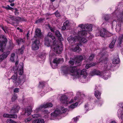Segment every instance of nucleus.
Instances as JSON below:
<instances>
[{
  "label": "nucleus",
  "mask_w": 123,
  "mask_h": 123,
  "mask_svg": "<svg viewBox=\"0 0 123 123\" xmlns=\"http://www.w3.org/2000/svg\"><path fill=\"white\" fill-rule=\"evenodd\" d=\"M63 73L65 74H68L69 72L72 74L73 76L77 75L80 74V75H83L82 78L84 79L86 77L87 74L86 72V70L83 69L81 71L78 70H77L76 67H71L69 66H65L62 68Z\"/></svg>",
  "instance_id": "f257e3e1"
},
{
  "label": "nucleus",
  "mask_w": 123,
  "mask_h": 123,
  "mask_svg": "<svg viewBox=\"0 0 123 123\" xmlns=\"http://www.w3.org/2000/svg\"><path fill=\"white\" fill-rule=\"evenodd\" d=\"M84 56L80 55L78 56L75 59H70L69 62V63L71 65H73L74 63L76 65L80 66L81 64V61L83 59H86Z\"/></svg>",
  "instance_id": "f03ea898"
},
{
  "label": "nucleus",
  "mask_w": 123,
  "mask_h": 123,
  "mask_svg": "<svg viewBox=\"0 0 123 123\" xmlns=\"http://www.w3.org/2000/svg\"><path fill=\"white\" fill-rule=\"evenodd\" d=\"M17 73H15L13 75L10 79H12L13 82L15 83V85L16 86H18L22 82L24 83V81L22 79H20L19 78L18 79L17 78Z\"/></svg>",
  "instance_id": "7ed1b4c3"
},
{
  "label": "nucleus",
  "mask_w": 123,
  "mask_h": 123,
  "mask_svg": "<svg viewBox=\"0 0 123 123\" xmlns=\"http://www.w3.org/2000/svg\"><path fill=\"white\" fill-rule=\"evenodd\" d=\"M0 37L4 40L2 41L0 40V47L1 48L0 51L2 52L3 51V49L6 46L7 42V40L3 35H1Z\"/></svg>",
  "instance_id": "20e7f679"
},
{
  "label": "nucleus",
  "mask_w": 123,
  "mask_h": 123,
  "mask_svg": "<svg viewBox=\"0 0 123 123\" xmlns=\"http://www.w3.org/2000/svg\"><path fill=\"white\" fill-rule=\"evenodd\" d=\"M102 58H100L99 59V63H102L104 64H105L104 65V69L105 70H108L111 68V66L110 64H107V58L106 57L104 59L102 60Z\"/></svg>",
  "instance_id": "39448f33"
},
{
  "label": "nucleus",
  "mask_w": 123,
  "mask_h": 123,
  "mask_svg": "<svg viewBox=\"0 0 123 123\" xmlns=\"http://www.w3.org/2000/svg\"><path fill=\"white\" fill-rule=\"evenodd\" d=\"M123 11H122L117 16V22H118V24L117 25L120 28H121L122 24L123 23Z\"/></svg>",
  "instance_id": "423d86ee"
},
{
  "label": "nucleus",
  "mask_w": 123,
  "mask_h": 123,
  "mask_svg": "<svg viewBox=\"0 0 123 123\" xmlns=\"http://www.w3.org/2000/svg\"><path fill=\"white\" fill-rule=\"evenodd\" d=\"M96 35L97 36H100L104 37L106 36L107 33L106 30L104 28L103 29V30L97 29L96 31Z\"/></svg>",
  "instance_id": "0eeeda50"
},
{
  "label": "nucleus",
  "mask_w": 123,
  "mask_h": 123,
  "mask_svg": "<svg viewBox=\"0 0 123 123\" xmlns=\"http://www.w3.org/2000/svg\"><path fill=\"white\" fill-rule=\"evenodd\" d=\"M56 41H51L49 38L45 37L44 38L45 45L47 47L52 46L55 44Z\"/></svg>",
  "instance_id": "6e6552de"
},
{
  "label": "nucleus",
  "mask_w": 123,
  "mask_h": 123,
  "mask_svg": "<svg viewBox=\"0 0 123 123\" xmlns=\"http://www.w3.org/2000/svg\"><path fill=\"white\" fill-rule=\"evenodd\" d=\"M78 26L80 27L81 29L85 28L87 32V31H91L92 30V25L91 24H87L86 25H84L80 24Z\"/></svg>",
  "instance_id": "1a4fd4ad"
},
{
  "label": "nucleus",
  "mask_w": 123,
  "mask_h": 123,
  "mask_svg": "<svg viewBox=\"0 0 123 123\" xmlns=\"http://www.w3.org/2000/svg\"><path fill=\"white\" fill-rule=\"evenodd\" d=\"M56 41L55 42V44L52 45L51 46L53 48L54 51L57 54L61 53L62 49L61 48H60L59 46L57 44H56Z\"/></svg>",
  "instance_id": "9d476101"
},
{
  "label": "nucleus",
  "mask_w": 123,
  "mask_h": 123,
  "mask_svg": "<svg viewBox=\"0 0 123 123\" xmlns=\"http://www.w3.org/2000/svg\"><path fill=\"white\" fill-rule=\"evenodd\" d=\"M62 113L59 109H57L55 110L54 112L52 113L51 114V119H54V118L56 117L57 115Z\"/></svg>",
  "instance_id": "9b49d317"
},
{
  "label": "nucleus",
  "mask_w": 123,
  "mask_h": 123,
  "mask_svg": "<svg viewBox=\"0 0 123 123\" xmlns=\"http://www.w3.org/2000/svg\"><path fill=\"white\" fill-rule=\"evenodd\" d=\"M39 41L37 39L33 42L32 46V49L33 50H36L39 49Z\"/></svg>",
  "instance_id": "f8f14e48"
},
{
  "label": "nucleus",
  "mask_w": 123,
  "mask_h": 123,
  "mask_svg": "<svg viewBox=\"0 0 123 123\" xmlns=\"http://www.w3.org/2000/svg\"><path fill=\"white\" fill-rule=\"evenodd\" d=\"M35 35L34 38L37 37L39 38H41L43 37V35L42 33L41 30L38 28H37L35 31Z\"/></svg>",
  "instance_id": "ddd939ff"
},
{
  "label": "nucleus",
  "mask_w": 123,
  "mask_h": 123,
  "mask_svg": "<svg viewBox=\"0 0 123 123\" xmlns=\"http://www.w3.org/2000/svg\"><path fill=\"white\" fill-rule=\"evenodd\" d=\"M67 98L66 95H64L62 96L61 97V101L63 103L66 104H68L69 103H71L73 102V100H72L71 101L69 102H68L67 101Z\"/></svg>",
  "instance_id": "4468645a"
},
{
  "label": "nucleus",
  "mask_w": 123,
  "mask_h": 123,
  "mask_svg": "<svg viewBox=\"0 0 123 123\" xmlns=\"http://www.w3.org/2000/svg\"><path fill=\"white\" fill-rule=\"evenodd\" d=\"M82 29V30L79 31L78 33V36L80 38H81L83 36H86L87 32L86 30V29L85 28Z\"/></svg>",
  "instance_id": "2eb2a0df"
},
{
  "label": "nucleus",
  "mask_w": 123,
  "mask_h": 123,
  "mask_svg": "<svg viewBox=\"0 0 123 123\" xmlns=\"http://www.w3.org/2000/svg\"><path fill=\"white\" fill-rule=\"evenodd\" d=\"M70 50L73 52H79L81 50V49H80L78 45H75L74 47L70 49Z\"/></svg>",
  "instance_id": "dca6fc26"
},
{
  "label": "nucleus",
  "mask_w": 123,
  "mask_h": 123,
  "mask_svg": "<svg viewBox=\"0 0 123 123\" xmlns=\"http://www.w3.org/2000/svg\"><path fill=\"white\" fill-rule=\"evenodd\" d=\"M3 117H5L12 118H16L17 117V115H16L9 114H4L3 115Z\"/></svg>",
  "instance_id": "f3484780"
},
{
  "label": "nucleus",
  "mask_w": 123,
  "mask_h": 123,
  "mask_svg": "<svg viewBox=\"0 0 123 123\" xmlns=\"http://www.w3.org/2000/svg\"><path fill=\"white\" fill-rule=\"evenodd\" d=\"M67 40L68 41L69 43H74L76 41V39L75 38L71 36L67 38Z\"/></svg>",
  "instance_id": "a211bd4d"
},
{
  "label": "nucleus",
  "mask_w": 123,
  "mask_h": 123,
  "mask_svg": "<svg viewBox=\"0 0 123 123\" xmlns=\"http://www.w3.org/2000/svg\"><path fill=\"white\" fill-rule=\"evenodd\" d=\"M32 110V108L31 107L29 106L28 107L25 111V115L28 116L31 113Z\"/></svg>",
  "instance_id": "6ab92c4d"
},
{
  "label": "nucleus",
  "mask_w": 123,
  "mask_h": 123,
  "mask_svg": "<svg viewBox=\"0 0 123 123\" xmlns=\"http://www.w3.org/2000/svg\"><path fill=\"white\" fill-rule=\"evenodd\" d=\"M62 60L61 59L58 58H56L54 59L53 62V65H55L56 66H57V64L59 63Z\"/></svg>",
  "instance_id": "aec40b11"
},
{
  "label": "nucleus",
  "mask_w": 123,
  "mask_h": 123,
  "mask_svg": "<svg viewBox=\"0 0 123 123\" xmlns=\"http://www.w3.org/2000/svg\"><path fill=\"white\" fill-rule=\"evenodd\" d=\"M117 39L116 37H114L111 42L110 44L109 47L110 48H113L114 46V45L116 42Z\"/></svg>",
  "instance_id": "412c9836"
},
{
  "label": "nucleus",
  "mask_w": 123,
  "mask_h": 123,
  "mask_svg": "<svg viewBox=\"0 0 123 123\" xmlns=\"http://www.w3.org/2000/svg\"><path fill=\"white\" fill-rule=\"evenodd\" d=\"M55 34L56 37H58V39L60 41L62 40V35L60 32L58 30H56L55 31Z\"/></svg>",
  "instance_id": "4be33fe9"
},
{
  "label": "nucleus",
  "mask_w": 123,
  "mask_h": 123,
  "mask_svg": "<svg viewBox=\"0 0 123 123\" xmlns=\"http://www.w3.org/2000/svg\"><path fill=\"white\" fill-rule=\"evenodd\" d=\"M46 37H48L49 38H50L52 41H56V38L55 36H53L52 33L51 32H49Z\"/></svg>",
  "instance_id": "5701e85b"
},
{
  "label": "nucleus",
  "mask_w": 123,
  "mask_h": 123,
  "mask_svg": "<svg viewBox=\"0 0 123 123\" xmlns=\"http://www.w3.org/2000/svg\"><path fill=\"white\" fill-rule=\"evenodd\" d=\"M44 121L42 119H37L33 121L32 123H44Z\"/></svg>",
  "instance_id": "b1692460"
},
{
  "label": "nucleus",
  "mask_w": 123,
  "mask_h": 123,
  "mask_svg": "<svg viewBox=\"0 0 123 123\" xmlns=\"http://www.w3.org/2000/svg\"><path fill=\"white\" fill-rule=\"evenodd\" d=\"M16 41L18 45L23 43L25 42L24 39H22L21 38H18L16 39Z\"/></svg>",
  "instance_id": "393cba45"
},
{
  "label": "nucleus",
  "mask_w": 123,
  "mask_h": 123,
  "mask_svg": "<svg viewBox=\"0 0 123 123\" xmlns=\"http://www.w3.org/2000/svg\"><path fill=\"white\" fill-rule=\"evenodd\" d=\"M21 65H18V69H19V74L21 75L23 73V64L22 63Z\"/></svg>",
  "instance_id": "a878e982"
},
{
  "label": "nucleus",
  "mask_w": 123,
  "mask_h": 123,
  "mask_svg": "<svg viewBox=\"0 0 123 123\" xmlns=\"http://www.w3.org/2000/svg\"><path fill=\"white\" fill-rule=\"evenodd\" d=\"M18 56H16L15 54L12 53L11 54L10 60L12 62H14L15 59H17Z\"/></svg>",
  "instance_id": "bb28decb"
},
{
  "label": "nucleus",
  "mask_w": 123,
  "mask_h": 123,
  "mask_svg": "<svg viewBox=\"0 0 123 123\" xmlns=\"http://www.w3.org/2000/svg\"><path fill=\"white\" fill-rule=\"evenodd\" d=\"M92 73L97 75L101 76L104 74V73L102 72H100L99 70H95L93 71Z\"/></svg>",
  "instance_id": "cd10ccee"
},
{
  "label": "nucleus",
  "mask_w": 123,
  "mask_h": 123,
  "mask_svg": "<svg viewBox=\"0 0 123 123\" xmlns=\"http://www.w3.org/2000/svg\"><path fill=\"white\" fill-rule=\"evenodd\" d=\"M120 60L118 56L116 58H114L112 61V63L114 64H118Z\"/></svg>",
  "instance_id": "c85d7f7f"
},
{
  "label": "nucleus",
  "mask_w": 123,
  "mask_h": 123,
  "mask_svg": "<svg viewBox=\"0 0 123 123\" xmlns=\"http://www.w3.org/2000/svg\"><path fill=\"white\" fill-rule=\"evenodd\" d=\"M101 93L98 91H95V95L96 97L98 99L100 98V96Z\"/></svg>",
  "instance_id": "c756f323"
},
{
  "label": "nucleus",
  "mask_w": 123,
  "mask_h": 123,
  "mask_svg": "<svg viewBox=\"0 0 123 123\" xmlns=\"http://www.w3.org/2000/svg\"><path fill=\"white\" fill-rule=\"evenodd\" d=\"M10 53V51H7L4 52L2 55L3 56V57H4L5 59H6L7 57Z\"/></svg>",
  "instance_id": "7c9ffc66"
},
{
  "label": "nucleus",
  "mask_w": 123,
  "mask_h": 123,
  "mask_svg": "<svg viewBox=\"0 0 123 123\" xmlns=\"http://www.w3.org/2000/svg\"><path fill=\"white\" fill-rule=\"evenodd\" d=\"M107 49V47H105L103 48L102 50L101 51V52L100 54V55H104L105 54L107 53L105 51V50Z\"/></svg>",
  "instance_id": "2f4dec72"
},
{
  "label": "nucleus",
  "mask_w": 123,
  "mask_h": 123,
  "mask_svg": "<svg viewBox=\"0 0 123 123\" xmlns=\"http://www.w3.org/2000/svg\"><path fill=\"white\" fill-rule=\"evenodd\" d=\"M52 104L51 103H47L43 105V106L44 108H45L48 107H52Z\"/></svg>",
  "instance_id": "473e14b6"
},
{
  "label": "nucleus",
  "mask_w": 123,
  "mask_h": 123,
  "mask_svg": "<svg viewBox=\"0 0 123 123\" xmlns=\"http://www.w3.org/2000/svg\"><path fill=\"white\" fill-rule=\"evenodd\" d=\"M123 34L121 35L118 39V43L119 46H120V44H121L123 40Z\"/></svg>",
  "instance_id": "72a5a7b5"
},
{
  "label": "nucleus",
  "mask_w": 123,
  "mask_h": 123,
  "mask_svg": "<svg viewBox=\"0 0 123 123\" xmlns=\"http://www.w3.org/2000/svg\"><path fill=\"white\" fill-rule=\"evenodd\" d=\"M85 97V95L84 94L80 95L79 96L77 97H77H75L74 98L76 100L77 99L81 100L84 97Z\"/></svg>",
  "instance_id": "f704fd0d"
},
{
  "label": "nucleus",
  "mask_w": 123,
  "mask_h": 123,
  "mask_svg": "<svg viewBox=\"0 0 123 123\" xmlns=\"http://www.w3.org/2000/svg\"><path fill=\"white\" fill-rule=\"evenodd\" d=\"M78 104V103L77 102H76L74 103L73 104L70 105L69 106V109H73L74 108L76 107Z\"/></svg>",
  "instance_id": "c9c22d12"
},
{
  "label": "nucleus",
  "mask_w": 123,
  "mask_h": 123,
  "mask_svg": "<svg viewBox=\"0 0 123 123\" xmlns=\"http://www.w3.org/2000/svg\"><path fill=\"white\" fill-rule=\"evenodd\" d=\"M14 108H12L11 110L10 111V113L11 114H15L18 112V110L16 109V110H15Z\"/></svg>",
  "instance_id": "e433bc0d"
},
{
  "label": "nucleus",
  "mask_w": 123,
  "mask_h": 123,
  "mask_svg": "<svg viewBox=\"0 0 123 123\" xmlns=\"http://www.w3.org/2000/svg\"><path fill=\"white\" fill-rule=\"evenodd\" d=\"M42 108H44V107L43 106V105H41L40 106L36 108L35 111L36 112H37L41 111L42 109Z\"/></svg>",
  "instance_id": "4c0bfd02"
},
{
  "label": "nucleus",
  "mask_w": 123,
  "mask_h": 123,
  "mask_svg": "<svg viewBox=\"0 0 123 123\" xmlns=\"http://www.w3.org/2000/svg\"><path fill=\"white\" fill-rule=\"evenodd\" d=\"M25 49L24 46H22L20 49H18V52L20 53L21 54H23L24 53V50Z\"/></svg>",
  "instance_id": "58836bf2"
},
{
  "label": "nucleus",
  "mask_w": 123,
  "mask_h": 123,
  "mask_svg": "<svg viewBox=\"0 0 123 123\" xmlns=\"http://www.w3.org/2000/svg\"><path fill=\"white\" fill-rule=\"evenodd\" d=\"M95 63H91L90 64H86V66H85V68L86 69H88L90 67L92 66H94L95 65Z\"/></svg>",
  "instance_id": "ea45409f"
},
{
  "label": "nucleus",
  "mask_w": 123,
  "mask_h": 123,
  "mask_svg": "<svg viewBox=\"0 0 123 123\" xmlns=\"http://www.w3.org/2000/svg\"><path fill=\"white\" fill-rule=\"evenodd\" d=\"M95 55L94 54H92L90 55L89 56L88 60L89 61H92V60L94 57Z\"/></svg>",
  "instance_id": "a19ab883"
},
{
  "label": "nucleus",
  "mask_w": 123,
  "mask_h": 123,
  "mask_svg": "<svg viewBox=\"0 0 123 123\" xmlns=\"http://www.w3.org/2000/svg\"><path fill=\"white\" fill-rule=\"evenodd\" d=\"M63 25H65L67 27L69 25V21L68 20L66 21L65 22H64Z\"/></svg>",
  "instance_id": "79ce46f5"
},
{
  "label": "nucleus",
  "mask_w": 123,
  "mask_h": 123,
  "mask_svg": "<svg viewBox=\"0 0 123 123\" xmlns=\"http://www.w3.org/2000/svg\"><path fill=\"white\" fill-rule=\"evenodd\" d=\"M12 108H14L15 110H16V109H17L18 110H18L20 109V107L18 105H14Z\"/></svg>",
  "instance_id": "37998d69"
},
{
  "label": "nucleus",
  "mask_w": 123,
  "mask_h": 123,
  "mask_svg": "<svg viewBox=\"0 0 123 123\" xmlns=\"http://www.w3.org/2000/svg\"><path fill=\"white\" fill-rule=\"evenodd\" d=\"M40 115H38L37 114H34L32 115L33 118H36L40 117Z\"/></svg>",
  "instance_id": "c03bdc74"
},
{
  "label": "nucleus",
  "mask_w": 123,
  "mask_h": 123,
  "mask_svg": "<svg viewBox=\"0 0 123 123\" xmlns=\"http://www.w3.org/2000/svg\"><path fill=\"white\" fill-rule=\"evenodd\" d=\"M17 98V95H13L12 97V101H14Z\"/></svg>",
  "instance_id": "a18cd8bd"
},
{
  "label": "nucleus",
  "mask_w": 123,
  "mask_h": 123,
  "mask_svg": "<svg viewBox=\"0 0 123 123\" xmlns=\"http://www.w3.org/2000/svg\"><path fill=\"white\" fill-rule=\"evenodd\" d=\"M109 18V17L108 15H105L104 16V19L107 21L108 20Z\"/></svg>",
  "instance_id": "49530a36"
},
{
  "label": "nucleus",
  "mask_w": 123,
  "mask_h": 123,
  "mask_svg": "<svg viewBox=\"0 0 123 123\" xmlns=\"http://www.w3.org/2000/svg\"><path fill=\"white\" fill-rule=\"evenodd\" d=\"M31 118L28 117L25 120V123H27L29 122L31 120Z\"/></svg>",
  "instance_id": "de8ad7c7"
},
{
  "label": "nucleus",
  "mask_w": 123,
  "mask_h": 123,
  "mask_svg": "<svg viewBox=\"0 0 123 123\" xmlns=\"http://www.w3.org/2000/svg\"><path fill=\"white\" fill-rule=\"evenodd\" d=\"M61 110L63 111V113H64L67 111V109L66 108H65L64 107H61Z\"/></svg>",
  "instance_id": "09e8293b"
},
{
  "label": "nucleus",
  "mask_w": 123,
  "mask_h": 123,
  "mask_svg": "<svg viewBox=\"0 0 123 123\" xmlns=\"http://www.w3.org/2000/svg\"><path fill=\"white\" fill-rule=\"evenodd\" d=\"M87 41V40L85 38H82L81 39V41L82 43H85Z\"/></svg>",
  "instance_id": "8fccbe9b"
},
{
  "label": "nucleus",
  "mask_w": 123,
  "mask_h": 123,
  "mask_svg": "<svg viewBox=\"0 0 123 123\" xmlns=\"http://www.w3.org/2000/svg\"><path fill=\"white\" fill-rule=\"evenodd\" d=\"M55 14L56 17H58L60 16V15L59 13L57 11H56L55 12Z\"/></svg>",
  "instance_id": "3c124183"
},
{
  "label": "nucleus",
  "mask_w": 123,
  "mask_h": 123,
  "mask_svg": "<svg viewBox=\"0 0 123 123\" xmlns=\"http://www.w3.org/2000/svg\"><path fill=\"white\" fill-rule=\"evenodd\" d=\"M13 121L12 119H7V123H12Z\"/></svg>",
  "instance_id": "603ef678"
},
{
  "label": "nucleus",
  "mask_w": 123,
  "mask_h": 123,
  "mask_svg": "<svg viewBox=\"0 0 123 123\" xmlns=\"http://www.w3.org/2000/svg\"><path fill=\"white\" fill-rule=\"evenodd\" d=\"M39 86H41L42 87H43L45 85V83L44 82H39Z\"/></svg>",
  "instance_id": "864d4df0"
},
{
  "label": "nucleus",
  "mask_w": 123,
  "mask_h": 123,
  "mask_svg": "<svg viewBox=\"0 0 123 123\" xmlns=\"http://www.w3.org/2000/svg\"><path fill=\"white\" fill-rule=\"evenodd\" d=\"M4 59H5L2 55H0V62L2 61Z\"/></svg>",
  "instance_id": "5fc2aeb1"
},
{
  "label": "nucleus",
  "mask_w": 123,
  "mask_h": 123,
  "mask_svg": "<svg viewBox=\"0 0 123 123\" xmlns=\"http://www.w3.org/2000/svg\"><path fill=\"white\" fill-rule=\"evenodd\" d=\"M42 111L43 112L45 113L48 114L49 113V111L46 110H43Z\"/></svg>",
  "instance_id": "6e6d98bb"
},
{
  "label": "nucleus",
  "mask_w": 123,
  "mask_h": 123,
  "mask_svg": "<svg viewBox=\"0 0 123 123\" xmlns=\"http://www.w3.org/2000/svg\"><path fill=\"white\" fill-rule=\"evenodd\" d=\"M121 28H120V27L118 26L117 25H116V30L118 31H120L121 30Z\"/></svg>",
  "instance_id": "4d7b16f0"
},
{
  "label": "nucleus",
  "mask_w": 123,
  "mask_h": 123,
  "mask_svg": "<svg viewBox=\"0 0 123 123\" xmlns=\"http://www.w3.org/2000/svg\"><path fill=\"white\" fill-rule=\"evenodd\" d=\"M43 21L42 20V18H40L38 20H37L36 21V23H39L40 22H41L42 21Z\"/></svg>",
  "instance_id": "13d9d810"
},
{
  "label": "nucleus",
  "mask_w": 123,
  "mask_h": 123,
  "mask_svg": "<svg viewBox=\"0 0 123 123\" xmlns=\"http://www.w3.org/2000/svg\"><path fill=\"white\" fill-rule=\"evenodd\" d=\"M49 28L50 29L51 31L52 32H54V31L55 30V28H52V27H50V26H49Z\"/></svg>",
  "instance_id": "bf43d9fd"
},
{
  "label": "nucleus",
  "mask_w": 123,
  "mask_h": 123,
  "mask_svg": "<svg viewBox=\"0 0 123 123\" xmlns=\"http://www.w3.org/2000/svg\"><path fill=\"white\" fill-rule=\"evenodd\" d=\"M19 89L18 88H17L15 89L14 90V92H15L17 93L18 92Z\"/></svg>",
  "instance_id": "052dcab7"
},
{
  "label": "nucleus",
  "mask_w": 123,
  "mask_h": 123,
  "mask_svg": "<svg viewBox=\"0 0 123 123\" xmlns=\"http://www.w3.org/2000/svg\"><path fill=\"white\" fill-rule=\"evenodd\" d=\"M66 26L65 25H63V26H62V30H65V29H66Z\"/></svg>",
  "instance_id": "680f3d73"
},
{
  "label": "nucleus",
  "mask_w": 123,
  "mask_h": 123,
  "mask_svg": "<svg viewBox=\"0 0 123 123\" xmlns=\"http://www.w3.org/2000/svg\"><path fill=\"white\" fill-rule=\"evenodd\" d=\"M29 31H27V33L26 34V37L27 38V39H28V37H29Z\"/></svg>",
  "instance_id": "e2e57ef3"
},
{
  "label": "nucleus",
  "mask_w": 123,
  "mask_h": 123,
  "mask_svg": "<svg viewBox=\"0 0 123 123\" xmlns=\"http://www.w3.org/2000/svg\"><path fill=\"white\" fill-rule=\"evenodd\" d=\"M78 117H76L74 118L73 119L74 122H76L78 120Z\"/></svg>",
  "instance_id": "0e129e2a"
},
{
  "label": "nucleus",
  "mask_w": 123,
  "mask_h": 123,
  "mask_svg": "<svg viewBox=\"0 0 123 123\" xmlns=\"http://www.w3.org/2000/svg\"><path fill=\"white\" fill-rule=\"evenodd\" d=\"M8 18H13V19L15 18H14L15 17L14 16H12V15H9L8 16Z\"/></svg>",
  "instance_id": "69168bd1"
},
{
  "label": "nucleus",
  "mask_w": 123,
  "mask_h": 123,
  "mask_svg": "<svg viewBox=\"0 0 123 123\" xmlns=\"http://www.w3.org/2000/svg\"><path fill=\"white\" fill-rule=\"evenodd\" d=\"M7 6H8V10H11V9H12V7H11L9 5H7Z\"/></svg>",
  "instance_id": "338daca9"
},
{
  "label": "nucleus",
  "mask_w": 123,
  "mask_h": 123,
  "mask_svg": "<svg viewBox=\"0 0 123 123\" xmlns=\"http://www.w3.org/2000/svg\"><path fill=\"white\" fill-rule=\"evenodd\" d=\"M14 13L15 15H18L19 14V12H15Z\"/></svg>",
  "instance_id": "774afa93"
}]
</instances>
